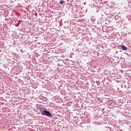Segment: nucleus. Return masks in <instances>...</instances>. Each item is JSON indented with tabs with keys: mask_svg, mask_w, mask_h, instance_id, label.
Masks as SVG:
<instances>
[{
	"mask_svg": "<svg viewBox=\"0 0 131 131\" xmlns=\"http://www.w3.org/2000/svg\"><path fill=\"white\" fill-rule=\"evenodd\" d=\"M41 114L42 115H46L49 117H51V116H52V114H51V113L47 111H43V112L41 113Z\"/></svg>",
	"mask_w": 131,
	"mask_h": 131,
	"instance_id": "1",
	"label": "nucleus"
},
{
	"mask_svg": "<svg viewBox=\"0 0 131 131\" xmlns=\"http://www.w3.org/2000/svg\"><path fill=\"white\" fill-rule=\"evenodd\" d=\"M121 48H122L123 50H125V51L127 50V47H125L124 45L121 46Z\"/></svg>",
	"mask_w": 131,
	"mask_h": 131,
	"instance_id": "2",
	"label": "nucleus"
},
{
	"mask_svg": "<svg viewBox=\"0 0 131 131\" xmlns=\"http://www.w3.org/2000/svg\"><path fill=\"white\" fill-rule=\"evenodd\" d=\"M35 16H36L37 17V13H35Z\"/></svg>",
	"mask_w": 131,
	"mask_h": 131,
	"instance_id": "4",
	"label": "nucleus"
},
{
	"mask_svg": "<svg viewBox=\"0 0 131 131\" xmlns=\"http://www.w3.org/2000/svg\"><path fill=\"white\" fill-rule=\"evenodd\" d=\"M63 3H64V0H60V4H63Z\"/></svg>",
	"mask_w": 131,
	"mask_h": 131,
	"instance_id": "3",
	"label": "nucleus"
}]
</instances>
